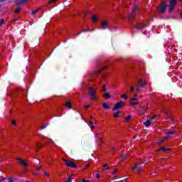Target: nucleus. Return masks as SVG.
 <instances>
[{"label": "nucleus", "mask_w": 182, "mask_h": 182, "mask_svg": "<svg viewBox=\"0 0 182 182\" xmlns=\"http://www.w3.org/2000/svg\"><path fill=\"white\" fill-rule=\"evenodd\" d=\"M63 161L65 163L67 167H70L71 168H77V165L72 161H69L66 159H63Z\"/></svg>", "instance_id": "20e7f679"}, {"label": "nucleus", "mask_w": 182, "mask_h": 182, "mask_svg": "<svg viewBox=\"0 0 182 182\" xmlns=\"http://www.w3.org/2000/svg\"><path fill=\"white\" fill-rule=\"evenodd\" d=\"M121 99H124L125 100H127V95L126 94H123L121 95Z\"/></svg>", "instance_id": "a878e982"}, {"label": "nucleus", "mask_w": 182, "mask_h": 182, "mask_svg": "<svg viewBox=\"0 0 182 182\" xmlns=\"http://www.w3.org/2000/svg\"><path fill=\"white\" fill-rule=\"evenodd\" d=\"M102 107H104V109H105V110H109V109H110V107L109 106V103L107 102L103 103Z\"/></svg>", "instance_id": "ddd939ff"}, {"label": "nucleus", "mask_w": 182, "mask_h": 182, "mask_svg": "<svg viewBox=\"0 0 182 182\" xmlns=\"http://www.w3.org/2000/svg\"><path fill=\"white\" fill-rule=\"evenodd\" d=\"M41 168H42V166L37 167V170H41Z\"/></svg>", "instance_id": "6e6d98bb"}, {"label": "nucleus", "mask_w": 182, "mask_h": 182, "mask_svg": "<svg viewBox=\"0 0 182 182\" xmlns=\"http://www.w3.org/2000/svg\"><path fill=\"white\" fill-rule=\"evenodd\" d=\"M82 182H90V180L82 179Z\"/></svg>", "instance_id": "37998d69"}, {"label": "nucleus", "mask_w": 182, "mask_h": 182, "mask_svg": "<svg viewBox=\"0 0 182 182\" xmlns=\"http://www.w3.org/2000/svg\"><path fill=\"white\" fill-rule=\"evenodd\" d=\"M56 2L55 0H50V1H48V5H52V4Z\"/></svg>", "instance_id": "4c0bfd02"}, {"label": "nucleus", "mask_w": 182, "mask_h": 182, "mask_svg": "<svg viewBox=\"0 0 182 182\" xmlns=\"http://www.w3.org/2000/svg\"><path fill=\"white\" fill-rule=\"evenodd\" d=\"M161 150H162V151L167 152V151H170V150H171V148L166 149L164 146H162L159 149L156 150V151L158 153H160V151H161Z\"/></svg>", "instance_id": "9d476101"}, {"label": "nucleus", "mask_w": 182, "mask_h": 182, "mask_svg": "<svg viewBox=\"0 0 182 182\" xmlns=\"http://www.w3.org/2000/svg\"><path fill=\"white\" fill-rule=\"evenodd\" d=\"M106 25H109V22L107 21H103L102 23H101V28L100 29H102V30H105L106 29Z\"/></svg>", "instance_id": "9b49d317"}, {"label": "nucleus", "mask_w": 182, "mask_h": 182, "mask_svg": "<svg viewBox=\"0 0 182 182\" xmlns=\"http://www.w3.org/2000/svg\"><path fill=\"white\" fill-rule=\"evenodd\" d=\"M161 143H163V140H162V139H161V141H159V142H158V144H161Z\"/></svg>", "instance_id": "4d7b16f0"}, {"label": "nucleus", "mask_w": 182, "mask_h": 182, "mask_svg": "<svg viewBox=\"0 0 182 182\" xmlns=\"http://www.w3.org/2000/svg\"><path fill=\"white\" fill-rule=\"evenodd\" d=\"M134 27L136 28V29L140 30L141 29V28H143V26H141V24L140 26H134Z\"/></svg>", "instance_id": "473e14b6"}, {"label": "nucleus", "mask_w": 182, "mask_h": 182, "mask_svg": "<svg viewBox=\"0 0 182 182\" xmlns=\"http://www.w3.org/2000/svg\"><path fill=\"white\" fill-rule=\"evenodd\" d=\"M167 9V4L166 2H161L160 4L159 14H164Z\"/></svg>", "instance_id": "423d86ee"}, {"label": "nucleus", "mask_w": 182, "mask_h": 182, "mask_svg": "<svg viewBox=\"0 0 182 182\" xmlns=\"http://www.w3.org/2000/svg\"><path fill=\"white\" fill-rule=\"evenodd\" d=\"M64 106H65V107H67V109H72V102H67L65 103Z\"/></svg>", "instance_id": "f8f14e48"}, {"label": "nucleus", "mask_w": 182, "mask_h": 182, "mask_svg": "<svg viewBox=\"0 0 182 182\" xmlns=\"http://www.w3.org/2000/svg\"><path fill=\"white\" fill-rule=\"evenodd\" d=\"M137 9H138L137 6H134V7H132V13L129 16L130 19H134V18H136V16L134 15V14H136V12L137 11Z\"/></svg>", "instance_id": "6e6552de"}, {"label": "nucleus", "mask_w": 182, "mask_h": 182, "mask_svg": "<svg viewBox=\"0 0 182 182\" xmlns=\"http://www.w3.org/2000/svg\"><path fill=\"white\" fill-rule=\"evenodd\" d=\"M105 69H107V66L101 65L99 66V70H95L92 71V76H98L99 74L102 73Z\"/></svg>", "instance_id": "7ed1b4c3"}, {"label": "nucleus", "mask_w": 182, "mask_h": 182, "mask_svg": "<svg viewBox=\"0 0 182 182\" xmlns=\"http://www.w3.org/2000/svg\"><path fill=\"white\" fill-rule=\"evenodd\" d=\"M127 157V155H122L121 156V161H123V160H124Z\"/></svg>", "instance_id": "72a5a7b5"}, {"label": "nucleus", "mask_w": 182, "mask_h": 182, "mask_svg": "<svg viewBox=\"0 0 182 182\" xmlns=\"http://www.w3.org/2000/svg\"><path fill=\"white\" fill-rule=\"evenodd\" d=\"M102 90H104L105 92H106V85H103V86H102Z\"/></svg>", "instance_id": "49530a36"}, {"label": "nucleus", "mask_w": 182, "mask_h": 182, "mask_svg": "<svg viewBox=\"0 0 182 182\" xmlns=\"http://www.w3.org/2000/svg\"><path fill=\"white\" fill-rule=\"evenodd\" d=\"M42 147H43V145H42V143H38L36 149V150H38V149H42Z\"/></svg>", "instance_id": "412c9836"}, {"label": "nucleus", "mask_w": 182, "mask_h": 182, "mask_svg": "<svg viewBox=\"0 0 182 182\" xmlns=\"http://www.w3.org/2000/svg\"><path fill=\"white\" fill-rule=\"evenodd\" d=\"M84 107H85V109H89V107H90V105H85Z\"/></svg>", "instance_id": "c03bdc74"}, {"label": "nucleus", "mask_w": 182, "mask_h": 182, "mask_svg": "<svg viewBox=\"0 0 182 182\" xmlns=\"http://www.w3.org/2000/svg\"><path fill=\"white\" fill-rule=\"evenodd\" d=\"M152 176H156V174H152Z\"/></svg>", "instance_id": "774afa93"}, {"label": "nucleus", "mask_w": 182, "mask_h": 182, "mask_svg": "<svg viewBox=\"0 0 182 182\" xmlns=\"http://www.w3.org/2000/svg\"><path fill=\"white\" fill-rule=\"evenodd\" d=\"M138 87L136 88V90L139 91L140 90V87H139V86H137Z\"/></svg>", "instance_id": "13d9d810"}, {"label": "nucleus", "mask_w": 182, "mask_h": 182, "mask_svg": "<svg viewBox=\"0 0 182 182\" xmlns=\"http://www.w3.org/2000/svg\"><path fill=\"white\" fill-rule=\"evenodd\" d=\"M82 32H92V30H90V29H87V30L83 29L77 35H80V33H82Z\"/></svg>", "instance_id": "4be33fe9"}, {"label": "nucleus", "mask_w": 182, "mask_h": 182, "mask_svg": "<svg viewBox=\"0 0 182 182\" xmlns=\"http://www.w3.org/2000/svg\"><path fill=\"white\" fill-rule=\"evenodd\" d=\"M20 164H21V166H23V167H28V164H26L25 161H23V162Z\"/></svg>", "instance_id": "393cba45"}, {"label": "nucleus", "mask_w": 182, "mask_h": 182, "mask_svg": "<svg viewBox=\"0 0 182 182\" xmlns=\"http://www.w3.org/2000/svg\"><path fill=\"white\" fill-rule=\"evenodd\" d=\"M143 124H144V126H146V127H150L151 122H150V120H146V122H143Z\"/></svg>", "instance_id": "4468645a"}, {"label": "nucleus", "mask_w": 182, "mask_h": 182, "mask_svg": "<svg viewBox=\"0 0 182 182\" xmlns=\"http://www.w3.org/2000/svg\"><path fill=\"white\" fill-rule=\"evenodd\" d=\"M157 115H153L151 117V119L153 120V119H156Z\"/></svg>", "instance_id": "de8ad7c7"}, {"label": "nucleus", "mask_w": 182, "mask_h": 182, "mask_svg": "<svg viewBox=\"0 0 182 182\" xmlns=\"http://www.w3.org/2000/svg\"><path fill=\"white\" fill-rule=\"evenodd\" d=\"M16 160L18 161V164H21V163L23 161V160H22L21 158H16Z\"/></svg>", "instance_id": "c756f323"}, {"label": "nucleus", "mask_w": 182, "mask_h": 182, "mask_svg": "<svg viewBox=\"0 0 182 182\" xmlns=\"http://www.w3.org/2000/svg\"><path fill=\"white\" fill-rule=\"evenodd\" d=\"M130 105H132V106H134V105H139V102H134V101H131Z\"/></svg>", "instance_id": "bb28decb"}, {"label": "nucleus", "mask_w": 182, "mask_h": 182, "mask_svg": "<svg viewBox=\"0 0 182 182\" xmlns=\"http://www.w3.org/2000/svg\"><path fill=\"white\" fill-rule=\"evenodd\" d=\"M130 119H132V115H131V114L128 115V116L125 118V120H126V122H127V120H130Z\"/></svg>", "instance_id": "f704fd0d"}, {"label": "nucleus", "mask_w": 182, "mask_h": 182, "mask_svg": "<svg viewBox=\"0 0 182 182\" xmlns=\"http://www.w3.org/2000/svg\"><path fill=\"white\" fill-rule=\"evenodd\" d=\"M48 124H44L43 125L41 128H40V130H45V129H46Z\"/></svg>", "instance_id": "7c9ffc66"}, {"label": "nucleus", "mask_w": 182, "mask_h": 182, "mask_svg": "<svg viewBox=\"0 0 182 182\" xmlns=\"http://www.w3.org/2000/svg\"><path fill=\"white\" fill-rule=\"evenodd\" d=\"M103 167L105 170H109L110 169V167H109V166H107V164H104Z\"/></svg>", "instance_id": "c85d7f7f"}, {"label": "nucleus", "mask_w": 182, "mask_h": 182, "mask_svg": "<svg viewBox=\"0 0 182 182\" xmlns=\"http://www.w3.org/2000/svg\"><path fill=\"white\" fill-rule=\"evenodd\" d=\"M142 171H143V169H139L137 173L138 174H140V173H141Z\"/></svg>", "instance_id": "8fccbe9b"}, {"label": "nucleus", "mask_w": 182, "mask_h": 182, "mask_svg": "<svg viewBox=\"0 0 182 182\" xmlns=\"http://www.w3.org/2000/svg\"><path fill=\"white\" fill-rule=\"evenodd\" d=\"M8 180H9V182H14L16 180V178H12V177H9L8 178Z\"/></svg>", "instance_id": "5701e85b"}, {"label": "nucleus", "mask_w": 182, "mask_h": 182, "mask_svg": "<svg viewBox=\"0 0 182 182\" xmlns=\"http://www.w3.org/2000/svg\"><path fill=\"white\" fill-rule=\"evenodd\" d=\"M120 113H122V112H120V110H117V112L114 113L113 114V117H114L115 119H117V117H119V114H120Z\"/></svg>", "instance_id": "2eb2a0df"}, {"label": "nucleus", "mask_w": 182, "mask_h": 182, "mask_svg": "<svg viewBox=\"0 0 182 182\" xmlns=\"http://www.w3.org/2000/svg\"><path fill=\"white\" fill-rule=\"evenodd\" d=\"M167 139H170V136H164L161 140L162 141H164L165 140H167Z\"/></svg>", "instance_id": "2f4dec72"}, {"label": "nucleus", "mask_w": 182, "mask_h": 182, "mask_svg": "<svg viewBox=\"0 0 182 182\" xmlns=\"http://www.w3.org/2000/svg\"><path fill=\"white\" fill-rule=\"evenodd\" d=\"M140 166V164H135L134 166H132V170H136V167H139Z\"/></svg>", "instance_id": "b1692460"}, {"label": "nucleus", "mask_w": 182, "mask_h": 182, "mask_svg": "<svg viewBox=\"0 0 182 182\" xmlns=\"http://www.w3.org/2000/svg\"><path fill=\"white\" fill-rule=\"evenodd\" d=\"M92 19L93 22H97V21H99V19H97V17L95 14L92 16Z\"/></svg>", "instance_id": "a211bd4d"}, {"label": "nucleus", "mask_w": 182, "mask_h": 182, "mask_svg": "<svg viewBox=\"0 0 182 182\" xmlns=\"http://www.w3.org/2000/svg\"><path fill=\"white\" fill-rule=\"evenodd\" d=\"M130 90H131V92H133L134 90V87H132Z\"/></svg>", "instance_id": "5fc2aeb1"}, {"label": "nucleus", "mask_w": 182, "mask_h": 182, "mask_svg": "<svg viewBox=\"0 0 182 182\" xmlns=\"http://www.w3.org/2000/svg\"><path fill=\"white\" fill-rule=\"evenodd\" d=\"M165 114L167 116L168 119H171V112H166Z\"/></svg>", "instance_id": "aec40b11"}, {"label": "nucleus", "mask_w": 182, "mask_h": 182, "mask_svg": "<svg viewBox=\"0 0 182 182\" xmlns=\"http://www.w3.org/2000/svg\"><path fill=\"white\" fill-rule=\"evenodd\" d=\"M147 109H149V107H142V110H144V112H146V110H147Z\"/></svg>", "instance_id": "a19ab883"}, {"label": "nucleus", "mask_w": 182, "mask_h": 182, "mask_svg": "<svg viewBox=\"0 0 182 182\" xmlns=\"http://www.w3.org/2000/svg\"><path fill=\"white\" fill-rule=\"evenodd\" d=\"M21 12V7H17L14 10V14H19Z\"/></svg>", "instance_id": "6ab92c4d"}, {"label": "nucleus", "mask_w": 182, "mask_h": 182, "mask_svg": "<svg viewBox=\"0 0 182 182\" xmlns=\"http://www.w3.org/2000/svg\"><path fill=\"white\" fill-rule=\"evenodd\" d=\"M90 124H92V121H90Z\"/></svg>", "instance_id": "69168bd1"}, {"label": "nucleus", "mask_w": 182, "mask_h": 182, "mask_svg": "<svg viewBox=\"0 0 182 182\" xmlns=\"http://www.w3.org/2000/svg\"><path fill=\"white\" fill-rule=\"evenodd\" d=\"M4 1H5V0H0V2H4Z\"/></svg>", "instance_id": "680f3d73"}, {"label": "nucleus", "mask_w": 182, "mask_h": 182, "mask_svg": "<svg viewBox=\"0 0 182 182\" xmlns=\"http://www.w3.org/2000/svg\"><path fill=\"white\" fill-rule=\"evenodd\" d=\"M117 172V169H115V170H114V171L113 172H112L111 173V174H116V173Z\"/></svg>", "instance_id": "79ce46f5"}, {"label": "nucleus", "mask_w": 182, "mask_h": 182, "mask_svg": "<svg viewBox=\"0 0 182 182\" xmlns=\"http://www.w3.org/2000/svg\"><path fill=\"white\" fill-rule=\"evenodd\" d=\"M177 134V132L176 131H170V132H166V134L168 136H170V135H173V134Z\"/></svg>", "instance_id": "dca6fc26"}, {"label": "nucleus", "mask_w": 182, "mask_h": 182, "mask_svg": "<svg viewBox=\"0 0 182 182\" xmlns=\"http://www.w3.org/2000/svg\"><path fill=\"white\" fill-rule=\"evenodd\" d=\"M23 173H27V171H24Z\"/></svg>", "instance_id": "338daca9"}, {"label": "nucleus", "mask_w": 182, "mask_h": 182, "mask_svg": "<svg viewBox=\"0 0 182 182\" xmlns=\"http://www.w3.org/2000/svg\"><path fill=\"white\" fill-rule=\"evenodd\" d=\"M91 129H95V126L91 125Z\"/></svg>", "instance_id": "052dcab7"}, {"label": "nucleus", "mask_w": 182, "mask_h": 182, "mask_svg": "<svg viewBox=\"0 0 182 182\" xmlns=\"http://www.w3.org/2000/svg\"><path fill=\"white\" fill-rule=\"evenodd\" d=\"M26 2H28V0H15V4L17 6L23 5V4H26Z\"/></svg>", "instance_id": "1a4fd4ad"}, {"label": "nucleus", "mask_w": 182, "mask_h": 182, "mask_svg": "<svg viewBox=\"0 0 182 182\" xmlns=\"http://www.w3.org/2000/svg\"><path fill=\"white\" fill-rule=\"evenodd\" d=\"M4 18H1V20H0V26H2V25L4 24Z\"/></svg>", "instance_id": "e433bc0d"}, {"label": "nucleus", "mask_w": 182, "mask_h": 182, "mask_svg": "<svg viewBox=\"0 0 182 182\" xmlns=\"http://www.w3.org/2000/svg\"><path fill=\"white\" fill-rule=\"evenodd\" d=\"M136 100H137V99H136V97H133L132 98H131V102H136Z\"/></svg>", "instance_id": "58836bf2"}, {"label": "nucleus", "mask_w": 182, "mask_h": 182, "mask_svg": "<svg viewBox=\"0 0 182 182\" xmlns=\"http://www.w3.org/2000/svg\"><path fill=\"white\" fill-rule=\"evenodd\" d=\"M11 124H14L15 126V124H16V121L15 119H13L11 121Z\"/></svg>", "instance_id": "ea45409f"}, {"label": "nucleus", "mask_w": 182, "mask_h": 182, "mask_svg": "<svg viewBox=\"0 0 182 182\" xmlns=\"http://www.w3.org/2000/svg\"><path fill=\"white\" fill-rule=\"evenodd\" d=\"M136 96H137V95H134V97H136Z\"/></svg>", "instance_id": "0e129e2a"}, {"label": "nucleus", "mask_w": 182, "mask_h": 182, "mask_svg": "<svg viewBox=\"0 0 182 182\" xmlns=\"http://www.w3.org/2000/svg\"><path fill=\"white\" fill-rule=\"evenodd\" d=\"M9 112H10V113H12V109H10Z\"/></svg>", "instance_id": "e2e57ef3"}, {"label": "nucleus", "mask_w": 182, "mask_h": 182, "mask_svg": "<svg viewBox=\"0 0 182 182\" xmlns=\"http://www.w3.org/2000/svg\"><path fill=\"white\" fill-rule=\"evenodd\" d=\"M181 4H182V0H178ZM177 5V0H170L169 1V8L168 9V14H171L173 11L174 10V8H176V6Z\"/></svg>", "instance_id": "f03ea898"}, {"label": "nucleus", "mask_w": 182, "mask_h": 182, "mask_svg": "<svg viewBox=\"0 0 182 182\" xmlns=\"http://www.w3.org/2000/svg\"><path fill=\"white\" fill-rule=\"evenodd\" d=\"M39 12V9L34 10L31 12V15H35V14H38Z\"/></svg>", "instance_id": "cd10ccee"}, {"label": "nucleus", "mask_w": 182, "mask_h": 182, "mask_svg": "<svg viewBox=\"0 0 182 182\" xmlns=\"http://www.w3.org/2000/svg\"><path fill=\"white\" fill-rule=\"evenodd\" d=\"M147 85L146 81H144L143 79H139V81L136 83V86L139 87H144Z\"/></svg>", "instance_id": "0eeeda50"}, {"label": "nucleus", "mask_w": 182, "mask_h": 182, "mask_svg": "<svg viewBox=\"0 0 182 182\" xmlns=\"http://www.w3.org/2000/svg\"><path fill=\"white\" fill-rule=\"evenodd\" d=\"M89 167H90V164H88L85 165L86 168H89Z\"/></svg>", "instance_id": "3c124183"}, {"label": "nucleus", "mask_w": 182, "mask_h": 182, "mask_svg": "<svg viewBox=\"0 0 182 182\" xmlns=\"http://www.w3.org/2000/svg\"><path fill=\"white\" fill-rule=\"evenodd\" d=\"M111 149L112 151H114L116 150V147L114 146H112Z\"/></svg>", "instance_id": "09e8293b"}, {"label": "nucleus", "mask_w": 182, "mask_h": 182, "mask_svg": "<svg viewBox=\"0 0 182 182\" xmlns=\"http://www.w3.org/2000/svg\"><path fill=\"white\" fill-rule=\"evenodd\" d=\"M88 89V96L90 97V100L96 102L97 100V97L96 96V90L92 87H90Z\"/></svg>", "instance_id": "f257e3e1"}, {"label": "nucleus", "mask_w": 182, "mask_h": 182, "mask_svg": "<svg viewBox=\"0 0 182 182\" xmlns=\"http://www.w3.org/2000/svg\"><path fill=\"white\" fill-rule=\"evenodd\" d=\"M44 176H46L47 177H49V174L48 173V172H45Z\"/></svg>", "instance_id": "603ef678"}, {"label": "nucleus", "mask_w": 182, "mask_h": 182, "mask_svg": "<svg viewBox=\"0 0 182 182\" xmlns=\"http://www.w3.org/2000/svg\"><path fill=\"white\" fill-rule=\"evenodd\" d=\"M180 16L182 18V11L180 12Z\"/></svg>", "instance_id": "bf43d9fd"}, {"label": "nucleus", "mask_w": 182, "mask_h": 182, "mask_svg": "<svg viewBox=\"0 0 182 182\" xmlns=\"http://www.w3.org/2000/svg\"><path fill=\"white\" fill-rule=\"evenodd\" d=\"M124 106H125L124 102L123 101L119 102L114 105L112 110L114 112L117 110V109H121V107H124Z\"/></svg>", "instance_id": "39448f33"}, {"label": "nucleus", "mask_w": 182, "mask_h": 182, "mask_svg": "<svg viewBox=\"0 0 182 182\" xmlns=\"http://www.w3.org/2000/svg\"><path fill=\"white\" fill-rule=\"evenodd\" d=\"M65 182H72V177L69 176Z\"/></svg>", "instance_id": "c9c22d12"}, {"label": "nucleus", "mask_w": 182, "mask_h": 182, "mask_svg": "<svg viewBox=\"0 0 182 182\" xmlns=\"http://www.w3.org/2000/svg\"><path fill=\"white\" fill-rule=\"evenodd\" d=\"M104 97H105V99H110V97H112V95H110V93L106 92V93L104 95Z\"/></svg>", "instance_id": "f3484780"}, {"label": "nucleus", "mask_w": 182, "mask_h": 182, "mask_svg": "<svg viewBox=\"0 0 182 182\" xmlns=\"http://www.w3.org/2000/svg\"><path fill=\"white\" fill-rule=\"evenodd\" d=\"M96 178H100V173H97Z\"/></svg>", "instance_id": "a18cd8bd"}, {"label": "nucleus", "mask_w": 182, "mask_h": 182, "mask_svg": "<svg viewBox=\"0 0 182 182\" xmlns=\"http://www.w3.org/2000/svg\"><path fill=\"white\" fill-rule=\"evenodd\" d=\"M141 26H142V28H146V27H147V24H141Z\"/></svg>", "instance_id": "864d4df0"}]
</instances>
